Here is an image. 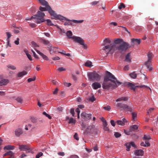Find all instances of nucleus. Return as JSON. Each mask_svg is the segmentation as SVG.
Here are the masks:
<instances>
[{
    "instance_id": "nucleus-1",
    "label": "nucleus",
    "mask_w": 158,
    "mask_h": 158,
    "mask_svg": "<svg viewBox=\"0 0 158 158\" xmlns=\"http://www.w3.org/2000/svg\"><path fill=\"white\" fill-rule=\"evenodd\" d=\"M121 84L122 83L117 81L116 78L111 73L107 71L106 75L104 77L102 87L105 89H113L117 88L118 85Z\"/></svg>"
},
{
    "instance_id": "nucleus-2",
    "label": "nucleus",
    "mask_w": 158,
    "mask_h": 158,
    "mask_svg": "<svg viewBox=\"0 0 158 158\" xmlns=\"http://www.w3.org/2000/svg\"><path fill=\"white\" fill-rule=\"evenodd\" d=\"M111 41L110 38H106L103 41V45L105 46L102 49L107 53L110 52H114L115 50V45L113 43H110Z\"/></svg>"
},
{
    "instance_id": "nucleus-3",
    "label": "nucleus",
    "mask_w": 158,
    "mask_h": 158,
    "mask_svg": "<svg viewBox=\"0 0 158 158\" xmlns=\"http://www.w3.org/2000/svg\"><path fill=\"white\" fill-rule=\"evenodd\" d=\"M45 7H43L41 6H40L39 7V10L40 11H47L50 15L52 16L51 19H58L59 17H61L57 15L55 11L52 10L51 7L48 5V2H47V4L45 5H43Z\"/></svg>"
},
{
    "instance_id": "nucleus-4",
    "label": "nucleus",
    "mask_w": 158,
    "mask_h": 158,
    "mask_svg": "<svg viewBox=\"0 0 158 158\" xmlns=\"http://www.w3.org/2000/svg\"><path fill=\"white\" fill-rule=\"evenodd\" d=\"M116 106L117 107H119L121 110H124L126 111L131 112L133 119L134 120H135V118L137 116V114L136 113L132 111L133 109L132 107L128 106L127 104L120 102L117 103Z\"/></svg>"
},
{
    "instance_id": "nucleus-5",
    "label": "nucleus",
    "mask_w": 158,
    "mask_h": 158,
    "mask_svg": "<svg viewBox=\"0 0 158 158\" xmlns=\"http://www.w3.org/2000/svg\"><path fill=\"white\" fill-rule=\"evenodd\" d=\"M45 14L44 13L40 11H38L36 14L31 16V18H33L34 21L37 24H39L45 21L44 19Z\"/></svg>"
},
{
    "instance_id": "nucleus-6",
    "label": "nucleus",
    "mask_w": 158,
    "mask_h": 158,
    "mask_svg": "<svg viewBox=\"0 0 158 158\" xmlns=\"http://www.w3.org/2000/svg\"><path fill=\"white\" fill-rule=\"evenodd\" d=\"M131 47V46L128 43L123 42L119 46L116 47L115 46V50H117L120 52L121 53L126 51Z\"/></svg>"
},
{
    "instance_id": "nucleus-7",
    "label": "nucleus",
    "mask_w": 158,
    "mask_h": 158,
    "mask_svg": "<svg viewBox=\"0 0 158 158\" xmlns=\"http://www.w3.org/2000/svg\"><path fill=\"white\" fill-rule=\"evenodd\" d=\"M58 15L60 16L61 17H59V18L58 19H54L57 20V19H59L60 20H65L67 21H68V22H65L64 23V25L65 26L66 25H72L73 24L72 23H81L83 22V20H70L66 18L65 17L61 16L60 15Z\"/></svg>"
},
{
    "instance_id": "nucleus-8",
    "label": "nucleus",
    "mask_w": 158,
    "mask_h": 158,
    "mask_svg": "<svg viewBox=\"0 0 158 158\" xmlns=\"http://www.w3.org/2000/svg\"><path fill=\"white\" fill-rule=\"evenodd\" d=\"M89 80L90 81H99L100 80L101 77L97 73L96 71L89 73L88 74Z\"/></svg>"
},
{
    "instance_id": "nucleus-9",
    "label": "nucleus",
    "mask_w": 158,
    "mask_h": 158,
    "mask_svg": "<svg viewBox=\"0 0 158 158\" xmlns=\"http://www.w3.org/2000/svg\"><path fill=\"white\" fill-rule=\"evenodd\" d=\"M127 86L130 87V89L133 90L134 91H135V89L137 87H140V88H145L149 89H150L151 92H152L151 89L148 87L146 85H135L134 84L131 82H128L127 83Z\"/></svg>"
},
{
    "instance_id": "nucleus-10",
    "label": "nucleus",
    "mask_w": 158,
    "mask_h": 158,
    "mask_svg": "<svg viewBox=\"0 0 158 158\" xmlns=\"http://www.w3.org/2000/svg\"><path fill=\"white\" fill-rule=\"evenodd\" d=\"M85 132L87 133L96 134L97 132V129L94 126H90L86 128Z\"/></svg>"
},
{
    "instance_id": "nucleus-11",
    "label": "nucleus",
    "mask_w": 158,
    "mask_h": 158,
    "mask_svg": "<svg viewBox=\"0 0 158 158\" xmlns=\"http://www.w3.org/2000/svg\"><path fill=\"white\" fill-rule=\"evenodd\" d=\"M75 39V42H77L81 45H83V48L86 49L87 48V46L85 44L84 40L82 39L80 37H74Z\"/></svg>"
},
{
    "instance_id": "nucleus-12",
    "label": "nucleus",
    "mask_w": 158,
    "mask_h": 158,
    "mask_svg": "<svg viewBox=\"0 0 158 158\" xmlns=\"http://www.w3.org/2000/svg\"><path fill=\"white\" fill-rule=\"evenodd\" d=\"M19 149L21 151H27V152H30L31 151L30 148L27 145H19Z\"/></svg>"
},
{
    "instance_id": "nucleus-13",
    "label": "nucleus",
    "mask_w": 158,
    "mask_h": 158,
    "mask_svg": "<svg viewBox=\"0 0 158 158\" xmlns=\"http://www.w3.org/2000/svg\"><path fill=\"white\" fill-rule=\"evenodd\" d=\"M81 116L83 119L86 121L91 118L92 114H87L85 112H83L81 114Z\"/></svg>"
},
{
    "instance_id": "nucleus-14",
    "label": "nucleus",
    "mask_w": 158,
    "mask_h": 158,
    "mask_svg": "<svg viewBox=\"0 0 158 158\" xmlns=\"http://www.w3.org/2000/svg\"><path fill=\"white\" fill-rule=\"evenodd\" d=\"M124 145L126 146L127 148L126 150L128 151H130L131 146L134 148H136V145L133 142H131L130 143H126Z\"/></svg>"
},
{
    "instance_id": "nucleus-15",
    "label": "nucleus",
    "mask_w": 158,
    "mask_h": 158,
    "mask_svg": "<svg viewBox=\"0 0 158 158\" xmlns=\"http://www.w3.org/2000/svg\"><path fill=\"white\" fill-rule=\"evenodd\" d=\"M151 61L147 60L144 63L145 65L150 71H152L153 69L152 66L151 64Z\"/></svg>"
},
{
    "instance_id": "nucleus-16",
    "label": "nucleus",
    "mask_w": 158,
    "mask_h": 158,
    "mask_svg": "<svg viewBox=\"0 0 158 158\" xmlns=\"http://www.w3.org/2000/svg\"><path fill=\"white\" fill-rule=\"evenodd\" d=\"M48 48L49 51L50 52L51 54L56 51L57 48L52 47L51 44H49L48 46Z\"/></svg>"
},
{
    "instance_id": "nucleus-17",
    "label": "nucleus",
    "mask_w": 158,
    "mask_h": 158,
    "mask_svg": "<svg viewBox=\"0 0 158 158\" xmlns=\"http://www.w3.org/2000/svg\"><path fill=\"white\" fill-rule=\"evenodd\" d=\"M66 35L69 39H73L75 42V39L74 38V37H79L76 36H72L73 35V34L72 31H68L66 33Z\"/></svg>"
},
{
    "instance_id": "nucleus-18",
    "label": "nucleus",
    "mask_w": 158,
    "mask_h": 158,
    "mask_svg": "<svg viewBox=\"0 0 158 158\" xmlns=\"http://www.w3.org/2000/svg\"><path fill=\"white\" fill-rule=\"evenodd\" d=\"M134 154L137 156H142L144 154V151L141 149L136 150L134 151Z\"/></svg>"
},
{
    "instance_id": "nucleus-19",
    "label": "nucleus",
    "mask_w": 158,
    "mask_h": 158,
    "mask_svg": "<svg viewBox=\"0 0 158 158\" xmlns=\"http://www.w3.org/2000/svg\"><path fill=\"white\" fill-rule=\"evenodd\" d=\"M93 88L94 89H97L101 87V84L98 82H95L92 85Z\"/></svg>"
},
{
    "instance_id": "nucleus-20",
    "label": "nucleus",
    "mask_w": 158,
    "mask_h": 158,
    "mask_svg": "<svg viewBox=\"0 0 158 158\" xmlns=\"http://www.w3.org/2000/svg\"><path fill=\"white\" fill-rule=\"evenodd\" d=\"M9 80L7 79H3L0 80V85H6L9 82Z\"/></svg>"
},
{
    "instance_id": "nucleus-21",
    "label": "nucleus",
    "mask_w": 158,
    "mask_h": 158,
    "mask_svg": "<svg viewBox=\"0 0 158 158\" xmlns=\"http://www.w3.org/2000/svg\"><path fill=\"white\" fill-rule=\"evenodd\" d=\"M23 133V132L22 129L20 128H18L16 129L15 131V134L16 136H19L20 135Z\"/></svg>"
},
{
    "instance_id": "nucleus-22",
    "label": "nucleus",
    "mask_w": 158,
    "mask_h": 158,
    "mask_svg": "<svg viewBox=\"0 0 158 158\" xmlns=\"http://www.w3.org/2000/svg\"><path fill=\"white\" fill-rule=\"evenodd\" d=\"M27 72L25 71H23L22 72L18 73L17 74L16 76L17 77H22L24 75H26Z\"/></svg>"
},
{
    "instance_id": "nucleus-23",
    "label": "nucleus",
    "mask_w": 158,
    "mask_h": 158,
    "mask_svg": "<svg viewBox=\"0 0 158 158\" xmlns=\"http://www.w3.org/2000/svg\"><path fill=\"white\" fill-rule=\"evenodd\" d=\"M124 61L129 63L131 62V57L130 53H129L127 54L125 57V59Z\"/></svg>"
},
{
    "instance_id": "nucleus-24",
    "label": "nucleus",
    "mask_w": 158,
    "mask_h": 158,
    "mask_svg": "<svg viewBox=\"0 0 158 158\" xmlns=\"http://www.w3.org/2000/svg\"><path fill=\"white\" fill-rule=\"evenodd\" d=\"M126 122V120L124 118L122 120H118L116 121V123L119 125L123 126L124 125L125 123Z\"/></svg>"
},
{
    "instance_id": "nucleus-25",
    "label": "nucleus",
    "mask_w": 158,
    "mask_h": 158,
    "mask_svg": "<svg viewBox=\"0 0 158 158\" xmlns=\"http://www.w3.org/2000/svg\"><path fill=\"white\" fill-rule=\"evenodd\" d=\"M138 126L136 125H133L131 126L130 127V131H135L136 130L138 129Z\"/></svg>"
},
{
    "instance_id": "nucleus-26",
    "label": "nucleus",
    "mask_w": 158,
    "mask_h": 158,
    "mask_svg": "<svg viewBox=\"0 0 158 158\" xmlns=\"http://www.w3.org/2000/svg\"><path fill=\"white\" fill-rule=\"evenodd\" d=\"M128 98L127 97H121L119 98L116 100V102H120L121 101H126L128 100Z\"/></svg>"
},
{
    "instance_id": "nucleus-27",
    "label": "nucleus",
    "mask_w": 158,
    "mask_h": 158,
    "mask_svg": "<svg viewBox=\"0 0 158 158\" xmlns=\"http://www.w3.org/2000/svg\"><path fill=\"white\" fill-rule=\"evenodd\" d=\"M123 42V40L122 39L119 38L115 39L114 40V43L115 44H122Z\"/></svg>"
},
{
    "instance_id": "nucleus-28",
    "label": "nucleus",
    "mask_w": 158,
    "mask_h": 158,
    "mask_svg": "<svg viewBox=\"0 0 158 158\" xmlns=\"http://www.w3.org/2000/svg\"><path fill=\"white\" fill-rule=\"evenodd\" d=\"M15 148V147L11 145H8L4 147V150L6 149L8 150H13Z\"/></svg>"
},
{
    "instance_id": "nucleus-29",
    "label": "nucleus",
    "mask_w": 158,
    "mask_h": 158,
    "mask_svg": "<svg viewBox=\"0 0 158 158\" xmlns=\"http://www.w3.org/2000/svg\"><path fill=\"white\" fill-rule=\"evenodd\" d=\"M147 56L148 58V60L152 61L153 56L152 53L149 52L147 54Z\"/></svg>"
},
{
    "instance_id": "nucleus-30",
    "label": "nucleus",
    "mask_w": 158,
    "mask_h": 158,
    "mask_svg": "<svg viewBox=\"0 0 158 158\" xmlns=\"http://www.w3.org/2000/svg\"><path fill=\"white\" fill-rule=\"evenodd\" d=\"M141 40L140 39H132L131 40L132 43L135 42L138 44H139L141 42Z\"/></svg>"
},
{
    "instance_id": "nucleus-31",
    "label": "nucleus",
    "mask_w": 158,
    "mask_h": 158,
    "mask_svg": "<svg viewBox=\"0 0 158 158\" xmlns=\"http://www.w3.org/2000/svg\"><path fill=\"white\" fill-rule=\"evenodd\" d=\"M7 67L9 69L12 70H15L16 69V67L15 66L11 64H9L7 65Z\"/></svg>"
},
{
    "instance_id": "nucleus-32",
    "label": "nucleus",
    "mask_w": 158,
    "mask_h": 158,
    "mask_svg": "<svg viewBox=\"0 0 158 158\" xmlns=\"http://www.w3.org/2000/svg\"><path fill=\"white\" fill-rule=\"evenodd\" d=\"M14 155V153H13L12 151H9L5 153L3 155V156H10Z\"/></svg>"
},
{
    "instance_id": "nucleus-33",
    "label": "nucleus",
    "mask_w": 158,
    "mask_h": 158,
    "mask_svg": "<svg viewBox=\"0 0 158 158\" xmlns=\"http://www.w3.org/2000/svg\"><path fill=\"white\" fill-rule=\"evenodd\" d=\"M66 119H69V123H76V120L74 119L73 118H69V117H66Z\"/></svg>"
},
{
    "instance_id": "nucleus-34",
    "label": "nucleus",
    "mask_w": 158,
    "mask_h": 158,
    "mask_svg": "<svg viewBox=\"0 0 158 158\" xmlns=\"http://www.w3.org/2000/svg\"><path fill=\"white\" fill-rule=\"evenodd\" d=\"M129 75L131 78L133 79L135 78L137 76V74L135 72L130 73Z\"/></svg>"
},
{
    "instance_id": "nucleus-35",
    "label": "nucleus",
    "mask_w": 158,
    "mask_h": 158,
    "mask_svg": "<svg viewBox=\"0 0 158 158\" xmlns=\"http://www.w3.org/2000/svg\"><path fill=\"white\" fill-rule=\"evenodd\" d=\"M38 2L42 5H45L47 4V2L45 0H37Z\"/></svg>"
},
{
    "instance_id": "nucleus-36",
    "label": "nucleus",
    "mask_w": 158,
    "mask_h": 158,
    "mask_svg": "<svg viewBox=\"0 0 158 158\" xmlns=\"http://www.w3.org/2000/svg\"><path fill=\"white\" fill-rule=\"evenodd\" d=\"M92 63L91 62L88 61L86 62V63L85 64V66L88 67H91L92 66Z\"/></svg>"
},
{
    "instance_id": "nucleus-37",
    "label": "nucleus",
    "mask_w": 158,
    "mask_h": 158,
    "mask_svg": "<svg viewBox=\"0 0 158 158\" xmlns=\"http://www.w3.org/2000/svg\"><path fill=\"white\" fill-rule=\"evenodd\" d=\"M6 40H10V38L12 36L10 33L9 32H6Z\"/></svg>"
},
{
    "instance_id": "nucleus-38",
    "label": "nucleus",
    "mask_w": 158,
    "mask_h": 158,
    "mask_svg": "<svg viewBox=\"0 0 158 158\" xmlns=\"http://www.w3.org/2000/svg\"><path fill=\"white\" fill-rule=\"evenodd\" d=\"M42 42L45 45H48L49 44H51L48 40H46L44 39H42Z\"/></svg>"
},
{
    "instance_id": "nucleus-39",
    "label": "nucleus",
    "mask_w": 158,
    "mask_h": 158,
    "mask_svg": "<svg viewBox=\"0 0 158 158\" xmlns=\"http://www.w3.org/2000/svg\"><path fill=\"white\" fill-rule=\"evenodd\" d=\"M45 21H47V24L48 25L50 26H54V24L52 23L50 19H48L47 20H45Z\"/></svg>"
},
{
    "instance_id": "nucleus-40",
    "label": "nucleus",
    "mask_w": 158,
    "mask_h": 158,
    "mask_svg": "<svg viewBox=\"0 0 158 158\" xmlns=\"http://www.w3.org/2000/svg\"><path fill=\"white\" fill-rule=\"evenodd\" d=\"M103 108L104 109L107 111H109L111 110V108L108 105H107L106 106H104L103 107Z\"/></svg>"
},
{
    "instance_id": "nucleus-41",
    "label": "nucleus",
    "mask_w": 158,
    "mask_h": 158,
    "mask_svg": "<svg viewBox=\"0 0 158 158\" xmlns=\"http://www.w3.org/2000/svg\"><path fill=\"white\" fill-rule=\"evenodd\" d=\"M143 139L145 140H148L150 139L151 137L149 135H145L143 136Z\"/></svg>"
},
{
    "instance_id": "nucleus-42",
    "label": "nucleus",
    "mask_w": 158,
    "mask_h": 158,
    "mask_svg": "<svg viewBox=\"0 0 158 158\" xmlns=\"http://www.w3.org/2000/svg\"><path fill=\"white\" fill-rule=\"evenodd\" d=\"M154 108H150L147 111V114L148 115H149L150 114H151L152 112L154 110Z\"/></svg>"
},
{
    "instance_id": "nucleus-43",
    "label": "nucleus",
    "mask_w": 158,
    "mask_h": 158,
    "mask_svg": "<svg viewBox=\"0 0 158 158\" xmlns=\"http://www.w3.org/2000/svg\"><path fill=\"white\" fill-rule=\"evenodd\" d=\"M43 114L45 115L46 117H47L49 119H51L52 118L48 114H47L46 112H44L43 113Z\"/></svg>"
},
{
    "instance_id": "nucleus-44",
    "label": "nucleus",
    "mask_w": 158,
    "mask_h": 158,
    "mask_svg": "<svg viewBox=\"0 0 158 158\" xmlns=\"http://www.w3.org/2000/svg\"><path fill=\"white\" fill-rule=\"evenodd\" d=\"M125 7V5L123 3H121L120 5L118 6V9L120 10L122 8H124Z\"/></svg>"
},
{
    "instance_id": "nucleus-45",
    "label": "nucleus",
    "mask_w": 158,
    "mask_h": 158,
    "mask_svg": "<svg viewBox=\"0 0 158 158\" xmlns=\"http://www.w3.org/2000/svg\"><path fill=\"white\" fill-rule=\"evenodd\" d=\"M88 100L92 102H94V101L95 100V99L94 96H92V97L89 98L88 99Z\"/></svg>"
},
{
    "instance_id": "nucleus-46",
    "label": "nucleus",
    "mask_w": 158,
    "mask_h": 158,
    "mask_svg": "<svg viewBox=\"0 0 158 158\" xmlns=\"http://www.w3.org/2000/svg\"><path fill=\"white\" fill-rule=\"evenodd\" d=\"M36 79V77L35 76H34L32 78H29L27 79V81L29 82H31L32 81H34Z\"/></svg>"
},
{
    "instance_id": "nucleus-47",
    "label": "nucleus",
    "mask_w": 158,
    "mask_h": 158,
    "mask_svg": "<svg viewBox=\"0 0 158 158\" xmlns=\"http://www.w3.org/2000/svg\"><path fill=\"white\" fill-rule=\"evenodd\" d=\"M16 100L19 102L22 103L23 102V99L21 97H18L16 99Z\"/></svg>"
},
{
    "instance_id": "nucleus-48",
    "label": "nucleus",
    "mask_w": 158,
    "mask_h": 158,
    "mask_svg": "<svg viewBox=\"0 0 158 158\" xmlns=\"http://www.w3.org/2000/svg\"><path fill=\"white\" fill-rule=\"evenodd\" d=\"M131 131H130V129H129V130H124V133L127 135H130L131 134Z\"/></svg>"
},
{
    "instance_id": "nucleus-49",
    "label": "nucleus",
    "mask_w": 158,
    "mask_h": 158,
    "mask_svg": "<svg viewBox=\"0 0 158 158\" xmlns=\"http://www.w3.org/2000/svg\"><path fill=\"white\" fill-rule=\"evenodd\" d=\"M57 70L59 72H62L65 71L66 69L64 68L63 67H60L58 68Z\"/></svg>"
},
{
    "instance_id": "nucleus-50",
    "label": "nucleus",
    "mask_w": 158,
    "mask_h": 158,
    "mask_svg": "<svg viewBox=\"0 0 158 158\" xmlns=\"http://www.w3.org/2000/svg\"><path fill=\"white\" fill-rule=\"evenodd\" d=\"M43 153L41 152H40L38 153L36 156V158H39L43 155Z\"/></svg>"
},
{
    "instance_id": "nucleus-51",
    "label": "nucleus",
    "mask_w": 158,
    "mask_h": 158,
    "mask_svg": "<svg viewBox=\"0 0 158 158\" xmlns=\"http://www.w3.org/2000/svg\"><path fill=\"white\" fill-rule=\"evenodd\" d=\"M114 135L116 138H118L121 136V134L117 132H115Z\"/></svg>"
},
{
    "instance_id": "nucleus-52",
    "label": "nucleus",
    "mask_w": 158,
    "mask_h": 158,
    "mask_svg": "<svg viewBox=\"0 0 158 158\" xmlns=\"http://www.w3.org/2000/svg\"><path fill=\"white\" fill-rule=\"evenodd\" d=\"M103 121L102 120V122H103V127L105 126H106L107 125V123L106 121V120L105 119H103Z\"/></svg>"
},
{
    "instance_id": "nucleus-53",
    "label": "nucleus",
    "mask_w": 158,
    "mask_h": 158,
    "mask_svg": "<svg viewBox=\"0 0 158 158\" xmlns=\"http://www.w3.org/2000/svg\"><path fill=\"white\" fill-rule=\"evenodd\" d=\"M19 40H19V38H17L16 40H15L14 41V43H15V44L17 45L19 44Z\"/></svg>"
},
{
    "instance_id": "nucleus-54",
    "label": "nucleus",
    "mask_w": 158,
    "mask_h": 158,
    "mask_svg": "<svg viewBox=\"0 0 158 158\" xmlns=\"http://www.w3.org/2000/svg\"><path fill=\"white\" fill-rule=\"evenodd\" d=\"M64 85L66 86V87H69L71 85V84L70 83H67L66 82H64Z\"/></svg>"
},
{
    "instance_id": "nucleus-55",
    "label": "nucleus",
    "mask_w": 158,
    "mask_h": 158,
    "mask_svg": "<svg viewBox=\"0 0 158 158\" xmlns=\"http://www.w3.org/2000/svg\"><path fill=\"white\" fill-rule=\"evenodd\" d=\"M70 113L72 114L73 116H74V114H75V112H74V108H72L71 109Z\"/></svg>"
},
{
    "instance_id": "nucleus-56",
    "label": "nucleus",
    "mask_w": 158,
    "mask_h": 158,
    "mask_svg": "<svg viewBox=\"0 0 158 158\" xmlns=\"http://www.w3.org/2000/svg\"><path fill=\"white\" fill-rule=\"evenodd\" d=\"M7 41V45H6V48H7L8 47H11V45L10 44V40H6Z\"/></svg>"
},
{
    "instance_id": "nucleus-57",
    "label": "nucleus",
    "mask_w": 158,
    "mask_h": 158,
    "mask_svg": "<svg viewBox=\"0 0 158 158\" xmlns=\"http://www.w3.org/2000/svg\"><path fill=\"white\" fill-rule=\"evenodd\" d=\"M41 56H42L43 58L45 60H48V57L47 56L44 55L43 53L42 54Z\"/></svg>"
},
{
    "instance_id": "nucleus-58",
    "label": "nucleus",
    "mask_w": 158,
    "mask_h": 158,
    "mask_svg": "<svg viewBox=\"0 0 158 158\" xmlns=\"http://www.w3.org/2000/svg\"><path fill=\"white\" fill-rule=\"evenodd\" d=\"M129 67L128 64L125 65L124 68V70L125 71H128L129 69Z\"/></svg>"
},
{
    "instance_id": "nucleus-59",
    "label": "nucleus",
    "mask_w": 158,
    "mask_h": 158,
    "mask_svg": "<svg viewBox=\"0 0 158 158\" xmlns=\"http://www.w3.org/2000/svg\"><path fill=\"white\" fill-rule=\"evenodd\" d=\"M74 138L77 140H79V138L78 137V134L77 133H75L74 135Z\"/></svg>"
},
{
    "instance_id": "nucleus-60",
    "label": "nucleus",
    "mask_w": 158,
    "mask_h": 158,
    "mask_svg": "<svg viewBox=\"0 0 158 158\" xmlns=\"http://www.w3.org/2000/svg\"><path fill=\"white\" fill-rule=\"evenodd\" d=\"M31 44L33 47H38V45L34 42L32 41L31 42Z\"/></svg>"
},
{
    "instance_id": "nucleus-61",
    "label": "nucleus",
    "mask_w": 158,
    "mask_h": 158,
    "mask_svg": "<svg viewBox=\"0 0 158 158\" xmlns=\"http://www.w3.org/2000/svg\"><path fill=\"white\" fill-rule=\"evenodd\" d=\"M99 1H94L92 2H91V4H92L93 5L95 6V5L97 4L98 3H99Z\"/></svg>"
},
{
    "instance_id": "nucleus-62",
    "label": "nucleus",
    "mask_w": 158,
    "mask_h": 158,
    "mask_svg": "<svg viewBox=\"0 0 158 158\" xmlns=\"http://www.w3.org/2000/svg\"><path fill=\"white\" fill-rule=\"evenodd\" d=\"M30 10L32 13H34L35 12V7H32L31 8Z\"/></svg>"
},
{
    "instance_id": "nucleus-63",
    "label": "nucleus",
    "mask_w": 158,
    "mask_h": 158,
    "mask_svg": "<svg viewBox=\"0 0 158 158\" xmlns=\"http://www.w3.org/2000/svg\"><path fill=\"white\" fill-rule=\"evenodd\" d=\"M31 120L33 123H35L36 122L37 119L36 118H31Z\"/></svg>"
},
{
    "instance_id": "nucleus-64",
    "label": "nucleus",
    "mask_w": 158,
    "mask_h": 158,
    "mask_svg": "<svg viewBox=\"0 0 158 158\" xmlns=\"http://www.w3.org/2000/svg\"><path fill=\"white\" fill-rule=\"evenodd\" d=\"M29 25L32 28H34L36 27V25L35 23H29Z\"/></svg>"
}]
</instances>
